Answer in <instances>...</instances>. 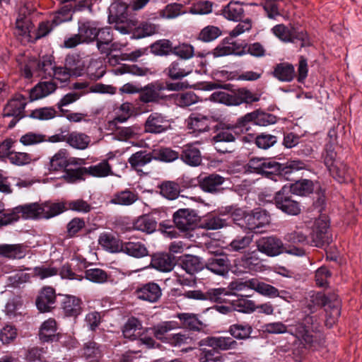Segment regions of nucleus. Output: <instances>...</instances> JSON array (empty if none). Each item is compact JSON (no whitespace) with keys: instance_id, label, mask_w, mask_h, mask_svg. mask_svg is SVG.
<instances>
[{"instance_id":"25","label":"nucleus","mask_w":362,"mask_h":362,"mask_svg":"<svg viewBox=\"0 0 362 362\" xmlns=\"http://www.w3.org/2000/svg\"><path fill=\"white\" fill-rule=\"evenodd\" d=\"M205 266L207 269L215 274L224 276L229 271L230 263L226 257L218 256L209 258Z\"/></svg>"},{"instance_id":"18","label":"nucleus","mask_w":362,"mask_h":362,"mask_svg":"<svg viewBox=\"0 0 362 362\" xmlns=\"http://www.w3.org/2000/svg\"><path fill=\"white\" fill-rule=\"evenodd\" d=\"M135 293L137 298L150 303L158 301L162 295L160 286L156 283L144 284Z\"/></svg>"},{"instance_id":"6","label":"nucleus","mask_w":362,"mask_h":362,"mask_svg":"<svg viewBox=\"0 0 362 362\" xmlns=\"http://www.w3.org/2000/svg\"><path fill=\"white\" fill-rule=\"evenodd\" d=\"M64 205H23L21 211L25 218H49L65 210Z\"/></svg>"},{"instance_id":"32","label":"nucleus","mask_w":362,"mask_h":362,"mask_svg":"<svg viewBox=\"0 0 362 362\" xmlns=\"http://www.w3.org/2000/svg\"><path fill=\"white\" fill-rule=\"evenodd\" d=\"M282 169L283 164L270 159H267L262 175L277 182L284 178Z\"/></svg>"},{"instance_id":"20","label":"nucleus","mask_w":362,"mask_h":362,"mask_svg":"<svg viewBox=\"0 0 362 362\" xmlns=\"http://www.w3.org/2000/svg\"><path fill=\"white\" fill-rule=\"evenodd\" d=\"M198 181L200 187L204 192L215 193L220 190L225 178L218 174L212 173L204 176L200 175Z\"/></svg>"},{"instance_id":"1","label":"nucleus","mask_w":362,"mask_h":362,"mask_svg":"<svg viewBox=\"0 0 362 362\" xmlns=\"http://www.w3.org/2000/svg\"><path fill=\"white\" fill-rule=\"evenodd\" d=\"M313 192V182L310 180L303 179L297 180L290 185H285L275 194L264 192L259 195V200L271 204H284V202L298 204L297 201L292 199L293 195L305 197Z\"/></svg>"},{"instance_id":"38","label":"nucleus","mask_w":362,"mask_h":362,"mask_svg":"<svg viewBox=\"0 0 362 362\" xmlns=\"http://www.w3.org/2000/svg\"><path fill=\"white\" fill-rule=\"evenodd\" d=\"M329 171L339 182H346L352 180V170L344 163H336Z\"/></svg>"},{"instance_id":"47","label":"nucleus","mask_w":362,"mask_h":362,"mask_svg":"<svg viewBox=\"0 0 362 362\" xmlns=\"http://www.w3.org/2000/svg\"><path fill=\"white\" fill-rule=\"evenodd\" d=\"M181 267L187 273L194 274L195 272L202 270L204 265L198 257L187 255L182 259Z\"/></svg>"},{"instance_id":"9","label":"nucleus","mask_w":362,"mask_h":362,"mask_svg":"<svg viewBox=\"0 0 362 362\" xmlns=\"http://www.w3.org/2000/svg\"><path fill=\"white\" fill-rule=\"evenodd\" d=\"M170 129V122L168 117L158 112H151L144 124L145 132L151 134H162Z\"/></svg>"},{"instance_id":"33","label":"nucleus","mask_w":362,"mask_h":362,"mask_svg":"<svg viewBox=\"0 0 362 362\" xmlns=\"http://www.w3.org/2000/svg\"><path fill=\"white\" fill-rule=\"evenodd\" d=\"M222 14L230 21H239L243 18L244 9L239 1H230L223 8Z\"/></svg>"},{"instance_id":"3","label":"nucleus","mask_w":362,"mask_h":362,"mask_svg":"<svg viewBox=\"0 0 362 362\" xmlns=\"http://www.w3.org/2000/svg\"><path fill=\"white\" fill-rule=\"evenodd\" d=\"M240 136L237 127L233 124L219 123L215 126L211 141L217 151L226 153L233 151L231 144Z\"/></svg>"},{"instance_id":"28","label":"nucleus","mask_w":362,"mask_h":362,"mask_svg":"<svg viewBox=\"0 0 362 362\" xmlns=\"http://www.w3.org/2000/svg\"><path fill=\"white\" fill-rule=\"evenodd\" d=\"M151 265L160 272H168L174 267V257L166 253L156 254L152 257Z\"/></svg>"},{"instance_id":"10","label":"nucleus","mask_w":362,"mask_h":362,"mask_svg":"<svg viewBox=\"0 0 362 362\" xmlns=\"http://www.w3.org/2000/svg\"><path fill=\"white\" fill-rule=\"evenodd\" d=\"M173 218L176 226L183 231L193 229L199 220V216L194 211L188 209L178 210Z\"/></svg>"},{"instance_id":"42","label":"nucleus","mask_w":362,"mask_h":362,"mask_svg":"<svg viewBox=\"0 0 362 362\" xmlns=\"http://www.w3.org/2000/svg\"><path fill=\"white\" fill-rule=\"evenodd\" d=\"M99 243L111 252H119L122 250L123 242L107 233L100 236Z\"/></svg>"},{"instance_id":"5","label":"nucleus","mask_w":362,"mask_h":362,"mask_svg":"<svg viewBox=\"0 0 362 362\" xmlns=\"http://www.w3.org/2000/svg\"><path fill=\"white\" fill-rule=\"evenodd\" d=\"M272 32L275 36L284 42H299L300 47L311 45L307 33L295 25H290V26L288 27L284 24H279L272 28Z\"/></svg>"},{"instance_id":"59","label":"nucleus","mask_w":362,"mask_h":362,"mask_svg":"<svg viewBox=\"0 0 362 362\" xmlns=\"http://www.w3.org/2000/svg\"><path fill=\"white\" fill-rule=\"evenodd\" d=\"M117 71L123 74H130L135 76H146L148 74H151L152 71L150 69L146 67H140L136 64L132 65H123L119 67Z\"/></svg>"},{"instance_id":"31","label":"nucleus","mask_w":362,"mask_h":362,"mask_svg":"<svg viewBox=\"0 0 362 362\" xmlns=\"http://www.w3.org/2000/svg\"><path fill=\"white\" fill-rule=\"evenodd\" d=\"M66 143L74 148L84 150L90 143V138L84 133L72 132L67 134Z\"/></svg>"},{"instance_id":"52","label":"nucleus","mask_w":362,"mask_h":362,"mask_svg":"<svg viewBox=\"0 0 362 362\" xmlns=\"http://www.w3.org/2000/svg\"><path fill=\"white\" fill-rule=\"evenodd\" d=\"M252 331V327L245 323L234 324L230 326L228 332L235 339H245L250 337Z\"/></svg>"},{"instance_id":"63","label":"nucleus","mask_w":362,"mask_h":362,"mask_svg":"<svg viewBox=\"0 0 362 362\" xmlns=\"http://www.w3.org/2000/svg\"><path fill=\"white\" fill-rule=\"evenodd\" d=\"M83 354L90 362H98L101 356V351L95 342H88L85 345Z\"/></svg>"},{"instance_id":"19","label":"nucleus","mask_w":362,"mask_h":362,"mask_svg":"<svg viewBox=\"0 0 362 362\" xmlns=\"http://www.w3.org/2000/svg\"><path fill=\"white\" fill-rule=\"evenodd\" d=\"M180 158L182 162L191 167H197L202 161L200 150L194 144L185 145L180 153Z\"/></svg>"},{"instance_id":"57","label":"nucleus","mask_w":362,"mask_h":362,"mask_svg":"<svg viewBox=\"0 0 362 362\" xmlns=\"http://www.w3.org/2000/svg\"><path fill=\"white\" fill-rule=\"evenodd\" d=\"M252 241L250 235L239 236L235 238L228 246L229 250L243 252L249 247Z\"/></svg>"},{"instance_id":"13","label":"nucleus","mask_w":362,"mask_h":362,"mask_svg":"<svg viewBox=\"0 0 362 362\" xmlns=\"http://www.w3.org/2000/svg\"><path fill=\"white\" fill-rule=\"evenodd\" d=\"M270 221L269 216L264 211L257 209L245 216V223L247 228L255 232H262L259 229Z\"/></svg>"},{"instance_id":"61","label":"nucleus","mask_w":362,"mask_h":362,"mask_svg":"<svg viewBox=\"0 0 362 362\" xmlns=\"http://www.w3.org/2000/svg\"><path fill=\"white\" fill-rule=\"evenodd\" d=\"M56 115L57 112L54 107H45L34 110L30 116L37 119L47 120L54 118Z\"/></svg>"},{"instance_id":"14","label":"nucleus","mask_w":362,"mask_h":362,"mask_svg":"<svg viewBox=\"0 0 362 362\" xmlns=\"http://www.w3.org/2000/svg\"><path fill=\"white\" fill-rule=\"evenodd\" d=\"M258 250L268 256H276L281 254L284 250L282 241L275 237L262 238L257 245Z\"/></svg>"},{"instance_id":"36","label":"nucleus","mask_w":362,"mask_h":362,"mask_svg":"<svg viewBox=\"0 0 362 362\" xmlns=\"http://www.w3.org/2000/svg\"><path fill=\"white\" fill-rule=\"evenodd\" d=\"M308 227L304 225L296 226L291 232L287 233L284 240L293 244H302L308 242Z\"/></svg>"},{"instance_id":"29","label":"nucleus","mask_w":362,"mask_h":362,"mask_svg":"<svg viewBox=\"0 0 362 362\" xmlns=\"http://www.w3.org/2000/svg\"><path fill=\"white\" fill-rule=\"evenodd\" d=\"M62 306L67 316L76 317L82 310L81 299L74 296H65Z\"/></svg>"},{"instance_id":"41","label":"nucleus","mask_w":362,"mask_h":362,"mask_svg":"<svg viewBox=\"0 0 362 362\" xmlns=\"http://www.w3.org/2000/svg\"><path fill=\"white\" fill-rule=\"evenodd\" d=\"M334 302L325 304L326 311V325L331 327L340 315V301L333 298Z\"/></svg>"},{"instance_id":"45","label":"nucleus","mask_w":362,"mask_h":362,"mask_svg":"<svg viewBox=\"0 0 362 362\" xmlns=\"http://www.w3.org/2000/svg\"><path fill=\"white\" fill-rule=\"evenodd\" d=\"M141 328V322L134 317L129 318L122 329V333L125 338L131 340L135 339L140 335V330Z\"/></svg>"},{"instance_id":"39","label":"nucleus","mask_w":362,"mask_h":362,"mask_svg":"<svg viewBox=\"0 0 362 362\" xmlns=\"http://www.w3.org/2000/svg\"><path fill=\"white\" fill-rule=\"evenodd\" d=\"M250 284L252 286V290L255 291L262 296L272 298L279 296V293L276 288L264 282L260 281L257 279H252V282H250Z\"/></svg>"},{"instance_id":"26","label":"nucleus","mask_w":362,"mask_h":362,"mask_svg":"<svg viewBox=\"0 0 362 362\" xmlns=\"http://www.w3.org/2000/svg\"><path fill=\"white\" fill-rule=\"evenodd\" d=\"M214 57H221L228 55L243 56L246 54V49L237 43L229 45L220 44L212 51Z\"/></svg>"},{"instance_id":"22","label":"nucleus","mask_w":362,"mask_h":362,"mask_svg":"<svg viewBox=\"0 0 362 362\" xmlns=\"http://www.w3.org/2000/svg\"><path fill=\"white\" fill-rule=\"evenodd\" d=\"M57 85L52 79L47 81H42L38 83L28 93V96L30 101L37 100L47 96L55 91Z\"/></svg>"},{"instance_id":"55","label":"nucleus","mask_w":362,"mask_h":362,"mask_svg":"<svg viewBox=\"0 0 362 362\" xmlns=\"http://www.w3.org/2000/svg\"><path fill=\"white\" fill-rule=\"evenodd\" d=\"M211 101L219 103L228 106H234L233 90L230 93L224 91L214 92L209 97Z\"/></svg>"},{"instance_id":"2","label":"nucleus","mask_w":362,"mask_h":362,"mask_svg":"<svg viewBox=\"0 0 362 362\" xmlns=\"http://www.w3.org/2000/svg\"><path fill=\"white\" fill-rule=\"evenodd\" d=\"M187 84L185 82L171 83L156 81L142 86L141 93L139 95V100L144 103H159L165 100L167 95L165 90L178 91L187 88Z\"/></svg>"},{"instance_id":"21","label":"nucleus","mask_w":362,"mask_h":362,"mask_svg":"<svg viewBox=\"0 0 362 362\" xmlns=\"http://www.w3.org/2000/svg\"><path fill=\"white\" fill-rule=\"evenodd\" d=\"M153 159L154 156L152 153L141 150L133 153L128 158V163L132 170L138 173H144L142 168L150 163Z\"/></svg>"},{"instance_id":"12","label":"nucleus","mask_w":362,"mask_h":362,"mask_svg":"<svg viewBox=\"0 0 362 362\" xmlns=\"http://www.w3.org/2000/svg\"><path fill=\"white\" fill-rule=\"evenodd\" d=\"M98 21L81 20L78 23V32L86 44L94 42L100 27Z\"/></svg>"},{"instance_id":"62","label":"nucleus","mask_w":362,"mask_h":362,"mask_svg":"<svg viewBox=\"0 0 362 362\" xmlns=\"http://www.w3.org/2000/svg\"><path fill=\"white\" fill-rule=\"evenodd\" d=\"M16 29L18 30V34L21 35H30L31 30L33 29V24L31 19L28 16L21 17V14L16 19Z\"/></svg>"},{"instance_id":"60","label":"nucleus","mask_w":362,"mask_h":362,"mask_svg":"<svg viewBox=\"0 0 362 362\" xmlns=\"http://www.w3.org/2000/svg\"><path fill=\"white\" fill-rule=\"evenodd\" d=\"M182 4L176 3L168 4L160 11V16L167 19L175 18L182 13Z\"/></svg>"},{"instance_id":"54","label":"nucleus","mask_w":362,"mask_h":362,"mask_svg":"<svg viewBox=\"0 0 362 362\" xmlns=\"http://www.w3.org/2000/svg\"><path fill=\"white\" fill-rule=\"evenodd\" d=\"M221 35V29L214 25H207L200 31L198 39L204 42L215 40Z\"/></svg>"},{"instance_id":"17","label":"nucleus","mask_w":362,"mask_h":362,"mask_svg":"<svg viewBox=\"0 0 362 362\" xmlns=\"http://www.w3.org/2000/svg\"><path fill=\"white\" fill-rule=\"evenodd\" d=\"M57 325L54 319L49 318L45 320L41 325L39 337L43 342L58 341L62 337L59 332H57Z\"/></svg>"},{"instance_id":"35","label":"nucleus","mask_w":362,"mask_h":362,"mask_svg":"<svg viewBox=\"0 0 362 362\" xmlns=\"http://www.w3.org/2000/svg\"><path fill=\"white\" fill-rule=\"evenodd\" d=\"M25 255V247L21 244L0 245V255L10 259H21Z\"/></svg>"},{"instance_id":"16","label":"nucleus","mask_w":362,"mask_h":362,"mask_svg":"<svg viewBox=\"0 0 362 362\" xmlns=\"http://www.w3.org/2000/svg\"><path fill=\"white\" fill-rule=\"evenodd\" d=\"M192 72V68L185 65V63L180 60L171 62L166 67L163 74L173 81L181 80Z\"/></svg>"},{"instance_id":"48","label":"nucleus","mask_w":362,"mask_h":362,"mask_svg":"<svg viewBox=\"0 0 362 362\" xmlns=\"http://www.w3.org/2000/svg\"><path fill=\"white\" fill-rule=\"evenodd\" d=\"M86 167L69 168L64 170L62 177L69 183H74L76 182L85 180L86 175Z\"/></svg>"},{"instance_id":"27","label":"nucleus","mask_w":362,"mask_h":362,"mask_svg":"<svg viewBox=\"0 0 362 362\" xmlns=\"http://www.w3.org/2000/svg\"><path fill=\"white\" fill-rule=\"evenodd\" d=\"M273 76L280 81L291 82L296 76L294 66L288 62L279 63L274 66Z\"/></svg>"},{"instance_id":"11","label":"nucleus","mask_w":362,"mask_h":362,"mask_svg":"<svg viewBox=\"0 0 362 362\" xmlns=\"http://www.w3.org/2000/svg\"><path fill=\"white\" fill-rule=\"evenodd\" d=\"M131 9L130 4L127 5L123 2H116L112 4L110 8V18H112L116 23V28L122 33H127V30L123 26H119V23H128L129 10Z\"/></svg>"},{"instance_id":"58","label":"nucleus","mask_w":362,"mask_h":362,"mask_svg":"<svg viewBox=\"0 0 362 362\" xmlns=\"http://www.w3.org/2000/svg\"><path fill=\"white\" fill-rule=\"evenodd\" d=\"M277 142V137L276 136L262 133L258 134L255 139L256 146L262 149H268L273 146Z\"/></svg>"},{"instance_id":"53","label":"nucleus","mask_w":362,"mask_h":362,"mask_svg":"<svg viewBox=\"0 0 362 362\" xmlns=\"http://www.w3.org/2000/svg\"><path fill=\"white\" fill-rule=\"evenodd\" d=\"M253 124L261 127L274 124L277 122V117L271 113L263 111H253Z\"/></svg>"},{"instance_id":"43","label":"nucleus","mask_w":362,"mask_h":362,"mask_svg":"<svg viewBox=\"0 0 362 362\" xmlns=\"http://www.w3.org/2000/svg\"><path fill=\"white\" fill-rule=\"evenodd\" d=\"M122 252L134 257L140 258L147 255L148 251L144 245L141 243H123Z\"/></svg>"},{"instance_id":"56","label":"nucleus","mask_w":362,"mask_h":362,"mask_svg":"<svg viewBox=\"0 0 362 362\" xmlns=\"http://www.w3.org/2000/svg\"><path fill=\"white\" fill-rule=\"evenodd\" d=\"M86 279L96 284H103L107 281V274L103 269L93 268L87 269L85 272Z\"/></svg>"},{"instance_id":"8","label":"nucleus","mask_w":362,"mask_h":362,"mask_svg":"<svg viewBox=\"0 0 362 362\" xmlns=\"http://www.w3.org/2000/svg\"><path fill=\"white\" fill-rule=\"evenodd\" d=\"M329 219L327 216L322 215L315 220L313 231L310 233L311 244L315 247H322L332 241L329 231Z\"/></svg>"},{"instance_id":"34","label":"nucleus","mask_w":362,"mask_h":362,"mask_svg":"<svg viewBox=\"0 0 362 362\" xmlns=\"http://www.w3.org/2000/svg\"><path fill=\"white\" fill-rule=\"evenodd\" d=\"M64 65L72 74L73 76H81L85 71L84 62L77 54L67 55Z\"/></svg>"},{"instance_id":"4","label":"nucleus","mask_w":362,"mask_h":362,"mask_svg":"<svg viewBox=\"0 0 362 362\" xmlns=\"http://www.w3.org/2000/svg\"><path fill=\"white\" fill-rule=\"evenodd\" d=\"M264 331L269 334H284L289 332L297 339L304 343L305 346H312L314 343L313 336L310 328L303 323L291 326L289 329L281 322L267 323L264 326Z\"/></svg>"},{"instance_id":"46","label":"nucleus","mask_w":362,"mask_h":362,"mask_svg":"<svg viewBox=\"0 0 362 362\" xmlns=\"http://www.w3.org/2000/svg\"><path fill=\"white\" fill-rule=\"evenodd\" d=\"M73 4L70 2L69 4L63 6L54 14L52 23L59 25L64 22L71 21L72 18V13L74 12Z\"/></svg>"},{"instance_id":"49","label":"nucleus","mask_w":362,"mask_h":362,"mask_svg":"<svg viewBox=\"0 0 362 362\" xmlns=\"http://www.w3.org/2000/svg\"><path fill=\"white\" fill-rule=\"evenodd\" d=\"M151 52L157 56H167L173 53V43L166 39L156 41L151 45Z\"/></svg>"},{"instance_id":"24","label":"nucleus","mask_w":362,"mask_h":362,"mask_svg":"<svg viewBox=\"0 0 362 362\" xmlns=\"http://www.w3.org/2000/svg\"><path fill=\"white\" fill-rule=\"evenodd\" d=\"M55 299L54 290L51 287H45L42 289L36 300V305L40 311L48 312L53 308Z\"/></svg>"},{"instance_id":"50","label":"nucleus","mask_w":362,"mask_h":362,"mask_svg":"<svg viewBox=\"0 0 362 362\" xmlns=\"http://www.w3.org/2000/svg\"><path fill=\"white\" fill-rule=\"evenodd\" d=\"M138 198V194L134 190L127 189L117 193L110 204H134Z\"/></svg>"},{"instance_id":"30","label":"nucleus","mask_w":362,"mask_h":362,"mask_svg":"<svg viewBox=\"0 0 362 362\" xmlns=\"http://www.w3.org/2000/svg\"><path fill=\"white\" fill-rule=\"evenodd\" d=\"M66 154V149H59L49 158V161L46 165L47 170L49 172H56L62 170H64L67 168Z\"/></svg>"},{"instance_id":"15","label":"nucleus","mask_w":362,"mask_h":362,"mask_svg":"<svg viewBox=\"0 0 362 362\" xmlns=\"http://www.w3.org/2000/svg\"><path fill=\"white\" fill-rule=\"evenodd\" d=\"M201 345H206L214 349L228 351L236 349L238 343L230 337H210L203 339Z\"/></svg>"},{"instance_id":"44","label":"nucleus","mask_w":362,"mask_h":362,"mask_svg":"<svg viewBox=\"0 0 362 362\" xmlns=\"http://www.w3.org/2000/svg\"><path fill=\"white\" fill-rule=\"evenodd\" d=\"M178 327L177 323L174 321L163 322L151 328L154 336L163 341L166 342L165 334Z\"/></svg>"},{"instance_id":"7","label":"nucleus","mask_w":362,"mask_h":362,"mask_svg":"<svg viewBox=\"0 0 362 362\" xmlns=\"http://www.w3.org/2000/svg\"><path fill=\"white\" fill-rule=\"evenodd\" d=\"M27 98L28 96L22 94H16L4 107V117H13L8 125V128H13L16 123L25 117L24 110L27 104Z\"/></svg>"},{"instance_id":"23","label":"nucleus","mask_w":362,"mask_h":362,"mask_svg":"<svg viewBox=\"0 0 362 362\" xmlns=\"http://www.w3.org/2000/svg\"><path fill=\"white\" fill-rule=\"evenodd\" d=\"M261 94L253 92L247 88H240L233 90L234 106L242 104L251 105L260 100Z\"/></svg>"},{"instance_id":"51","label":"nucleus","mask_w":362,"mask_h":362,"mask_svg":"<svg viewBox=\"0 0 362 362\" xmlns=\"http://www.w3.org/2000/svg\"><path fill=\"white\" fill-rule=\"evenodd\" d=\"M160 194L168 200H174L180 194V187L172 181L164 182L160 185Z\"/></svg>"},{"instance_id":"40","label":"nucleus","mask_w":362,"mask_h":362,"mask_svg":"<svg viewBox=\"0 0 362 362\" xmlns=\"http://www.w3.org/2000/svg\"><path fill=\"white\" fill-rule=\"evenodd\" d=\"M187 127L195 136H197L200 133L205 132L209 129V119L206 117L201 115L191 117H189Z\"/></svg>"},{"instance_id":"64","label":"nucleus","mask_w":362,"mask_h":362,"mask_svg":"<svg viewBox=\"0 0 362 362\" xmlns=\"http://www.w3.org/2000/svg\"><path fill=\"white\" fill-rule=\"evenodd\" d=\"M200 362H224V356L216 353L214 349H201L199 355Z\"/></svg>"},{"instance_id":"37","label":"nucleus","mask_w":362,"mask_h":362,"mask_svg":"<svg viewBox=\"0 0 362 362\" xmlns=\"http://www.w3.org/2000/svg\"><path fill=\"white\" fill-rule=\"evenodd\" d=\"M86 175L96 177H105L112 175V167L107 160H103L96 165L86 168Z\"/></svg>"}]
</instances>
